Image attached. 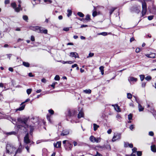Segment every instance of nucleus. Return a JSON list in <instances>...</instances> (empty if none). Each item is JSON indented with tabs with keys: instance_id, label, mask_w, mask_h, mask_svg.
I'll list each match as a JSON object with an SVG mask.
<instances>
[{
	"instance_id": "nucleus-1",
	"label": "nucleus",
	"mask_w": 156,
	"mask_h": 156,
	"mask_svg": "<svg viewBox=\"0 0 156 156\" xmlns=\"http://www.w3.org/2000/svg\"><path fill=\"white\" fill-rule=\"evenodd\" d=\"M28 119L27 118H19L18 119V122L20 123H21L22 125H19L17 126L18 128L20 129L23 126L26 129L28 128V126L27 124V123L28 121Z\"/></svg>"
},
{
	"instance_id": "nucleus-2",
	"label": "nucleus",
	"mask_w": 156,
	"mask_h": 156,
	"mask_svg": "<svg viewBox=\"0 0 156 156\" xmlns=\"http://www.w3.org/2000/svg\"><path fill=\"white\" fill-rule=\"evenodd\" d=\"M30 30L38 33H43L44 34H47L48 33L47 30H43L42 27L39 26H32L30 27Z\"/></svg>"
},
{
	"instance_id": "nucleus-3",
	"label": "nucleus",
	"mask_w": 156,
	"mask_h": 156,
	"mask_svg": "<svg viewBox=\"0 0 156 156\" xmlns=\"http://www.w3.org/2000/svg\"><path fill=\"white\" fill-rule=\"evenodd\" d=\"M6 149V153L9 154L14 153L16 150V148L13 145L9 144H7Z\"/></svg>"
},
{
	"instance_id": "nucleus-4",
	"label": "nucleus",
	"mask_w": 156,
	"mask_h": 156,
	"mask_svg": "<svg viewBox=\"0 0 156 156\" xmlns=\"http://www.w3.org/2000/svg\"><path fill=\"white\" fill-rule=\"evenodd\" d=\"M143 1H141L142 5V16H144L146 14L147 11V6L145 1H150L151 0H143Z\"/></svg>"
},
{
	"instance_id": "nucleus-5",
	"label": "nucleus",
	"mask_w": 156,
	"mask_h": 156,
	"mask_svg": "<svg viewBox=\"0 0 156 156\" xmlns=\"http://www.w3.org/2000/svg\"><path fill=\"white\" fill-rule=\"evenodd\" d=\"M135 99L136 101V102L138 104V109L139 112L143 111L144 109V107L142 106L141 105V104L142 103V101L139 100L138 98L136 97L135 96H133Z\"/></svg>"
},
{
	"instance_id": "nucleus-6",
	"label": "nucleus",
	"mask_w": 156,
	"mask_h": 156,
	"mask_svg": "<svg viewBox=\"0 0 156 156\" xmlns=\"http://www.w3.org/2000/svg\"><path fill=\"white\" fill-rule=\"evenodd\" d=\"M90 140L93 143L96 142L97 143L100 142L101 141V138L100 137L96 138L93 136H90L89 138Z\"/></svg>"
},
{
	"instance_id": "nucleus-7",
	"label": "nucleus",
	"mask_w": 156,
	"mask_h": 156,
	"mask_svg": "<svg viewBox=\"0 0 156 156\" xmlns=\"http://www.w3.org/2000/svg\"><path fill=\"white\" fill-rule=\"evenodd\" d=\"M121 134H120L115 133L112 140V141L113 142H114L117 140L120 139L121 138Z\"/></svg>"
},
{
	"instance_id": "nucleus-8",
	"label": "nucleus",
	"mask_w": 156,
	"mask_h": 156,
	"mask_svg": "<svg viewBox=\"0 0 156 156\" xmlns=\"http://www.w3.org/2000/svg\"><path fill=\"white\" fill-rule=\"evenodd\" d=\"M24 142L26 144H28L30 143V140L29 139L28 133H27L24 137Z\"/></svg>"
},
{
	"instance_id": "nucleus-9",
	"label": "nucleus",
	"mask_w": 156,
	"mask_h": 156,
	"mask_svg": "<svg viewBox=\"0 0 156 156\" xmlns=\"http://www.w3.org/2000/svg\"><path fill=\"white\" fill-rule=\"evenodd\" d=\"M76 111L73 110H68L67 112V115L69 117H72L73 115Z\"/></svg>"
},
{
	"instance_id": "nucleus-10",
	"label": "nucleus",
	"mask_w": 156,
	"mask_h": 156,
	"mask_svg": "<svg viewBox=\"0 0 156 156\" xmlns=\"http://www.w3.org/2000/svg\"><path fill=\"white\" fill-rule=\"evenodd\" d=\"M22 151V146L21 144L20 143V145L18 149L15 152V153L14 156H16L18 153H20Z\"/></svg>"
},
{
	"instance_id": "nucleus-11",
	"label": "nucleus",
	"mask_w": 156,
	"mask_h": 156,
	"mask_svg": "<svg viewBox=\"0 0 156 156\" xmlns=\"http://www.w3.org/2000/svg\"><path fill=\"white\" fill-rule=\"evenodd\" d=\"M69 56L71 57H74L75 58H79L78 54L76 52H71Z\"/></svg>"
},
{
	"instance_id": "nucleus-12",
	"label": "nucleus",
	"mask_w": 156,
	"mask_h": 156,
	"mask_svg": "<svg viewBox=\"0 0 156 156\" xmlns=\"http://www.w3.org/2000/svg\"><path fill=\"white\" fill-rule=\"evenodd\" d=\"M73 147V145L69 143V142H68V143L66 144V149L67 150H71V149Z\"/></svg>"
},
{
	"instance_id": "nucleus-13",
	"label": "nucleus",
	"mask_w": 156,
	"mask_h": 156,
	"mask_svg": "<svg viewBox=\"0 0 156 156\" xmlns=\"http://www.w3.org/2000/svg\"><path fill=\"white\" fill-rule=\"evenodd\" d=\"M145 55L148 58H155L156 55L155 53H152L150 54H146Z\"/></svg>"
},
{
	"instance_id": "nucleus-14",
	"label": "nucleus",
	"mask_w": 156,
	"mask_h": 156,
	"mask_svg": "<svg viewBox=\"0 0 156 156\" xmlns=\"http://www.w3.org/2000/svg\"><path fill=\"white\" fill-rule=\"evenodd\" d=\"M61 141L57 142L56 143H54V146L57 148L60 147L61 146Z\"/></svg>"
},
{
	"instance_id": "nucleus-15",
	"label": "nucleus",
	"mask_w": 156,
	"mask_h": 156,
	"mask_svg": "<svg viewBox=\"0 0 156 156\" xmlns=\"http://www.w3.org/2000/svg\"><path fill=\"white\" fill-rule=\"evenodd\" d=\"M112 106L114 107L115 110L116 111L118 112H120V108L118 106V105L116 104L115 105H112Z\"/></svg>"
},
{
	"instance_id": "nucleus-16",
	"label": "nucleus",
	"mask_w": 156,
	"mask_h": 156,
	"mask_svg": "<svg viewBox=\"0 0 156 156\" xmlns=\"http://www.w3.org/2000/svg\"><path fill=\"white\" fill-rule=\"evenodd\" d=\"M69 133V132L68 130H64L61 133V135L62 136H65L68 135Z\"/></svg>"
},
{
	"instance_id": "nucleus-17",
	"label": "nucleus",
	"mask_w": 156,
	"mask_h": 156,
	"mask_svg": "<svg viewBox=\"0 0 156 156\" xmlns=\"http://www.w3.org/2000/svg\"><path fill=\"white\" fill-rule=\"evenodd\" d=\"M4 133L5 135L8 136L10 135H16V133L15 131H12L10 132H4Z\"/></svg>"
},
{
	"instance_id": "nucleus-18",
	"label": "nucleus",
	"mask_w": 156,
	"mask_h": 156,
	"mask_svg": "<svg viewBox=\"0 0 156 156\" xmlns=\"http://www.w3.org/2000/svg\"><path fill=\"white\" fill-rule=\"evenodd\" d=\"M11 6L16 11V5L15 2H13L11 3Z\"/></svg>"
},
{
	"instance_id": "nucleus-19",
	"label": "nucleus",
	"mask_w": 156,
	"mask_h": 156,
	"mask_svg": "<svg viewBox=\"0 0 156 156\" xmlns=\"http://www.w3.org/2000/svg\"><path fill=\"white\" fill-rule=\"evenodd\" d=\"M22 9L21 7V6L20 4H19L18 5V7H16V12H19L20 10H22Z\"/></svg>"
},
{
	"instance_id": "nucleus-20",
	"label": "nucleus",
	"mask_w": 156,
	"mask_h": 156,
	"mask_svg": "<svg viewBox=\"0 0 156 156\" xmlns=\"http://www.w3.org/2000/svg\"><path fill=\"white\" fill-rule=\"evenodd\" d=\"M129 80L131 82H136L137 79L133 77H130L129 79Z\"/></svg>"
},
{
	"instance_id": "nucleus-21",
	"label": "nucleus",
	"mask_w": 156,
	"mask_h": 156,
	"mask_svg": "<svg viewBox=\"0 0 156 156\" xmlns=\"http://www.w3.org/2000/svg\"><path fill=\"white\" fill-rule=\"evenodd\" d=\"M151 149L153 152H156V147L155 145H153L151 146Z\"/></svg>"
},
{
	"instance_id": "nucleus-22",
	"label": "nucleus",
	"mask_w": 156,
	"mask_h": 156,
	"mask_svg": "<svg viewBox=\"0 0 156 156\" xmlns=\"http://www.w3.org/2000/svg\"><path fill=\"white\" fill-rule=\"evenodd\" d=\"M83 115H84V114L83 112H82L81 111L78 114V118L79 119H80L81 117H83Z\"/></svg>"
},
{
	"instance_id": "nucleus-23",
	"label": "nucleus",
	"mask_w": 156,
	"mask_h": 156,
	"mask_svg": "<svg viewBox=\"0 0 156 156\" xmlns=\"http://www.w3.org/2000/svg\"><path fill=\"white\" fill-rule=\"evenodd\" d=\"M25 105H22L20 107H19L18 108L16 109V111H22L23 110L25 107Z\"/></svg>"
},
{
	"instance_id": "nucleus-24",
	"label": "nucleus",
	"mask_w": 156,
	"mask_h": 156,
	"mask_svg": "<svg viewBox=\"0 0 156 156\" xmlns=\"http://www.w3.org/2000/svg\"><path fill=\"white\" fill-rule=\"evenodd\" d=\"M104 67L103 66H101L99 68V69L100 70L101 74L103 75L104 74Z\"/></svg>"
},
{
	"instance_id": "nucleus-25",
	"label": "nucleus",
	"mask_w": 156,
	"mask_h": 156,
	"mask_svg": "<svg viewBox=\"0 0 156 156\" xmlns=\"http://www.w3.org/2000/svg\"><path fill=\"white\" fill-rule=\"evenodd\" d=\"M93 126L94 130V131H96L99 127V126L98 125H97L95 123L93 124Z\"/></svg>"
},
{
	"instance_id": "nucleus-26",
	"label": "nucleus",
	"mask_w": 156,
	"mask_h": 156,
	"mask_svg": "<svg viewBox=\"0 0 156 156\" xmlns=\"http://www.w3.org/2000/svg\"><path fill=\"white\" fill-rule=\"evenodd\" d=\"M23 64L24 66L27 67H29L30 65V64L28 62H23Z\"/></svg>"
},
{
	"instance_id": "nucleus-27",
	"label": "nucleus",
	"mask_w": 156,
	"mask_h": 156,
	"mask_svg": "<svg viewBox=\"0 0 156 156\" xmlns=\"http://www.w3.org/2000/svg\"><path fill=\"white\" fill-rule=\"evenodd\" d=\"M83 92L86 94H90L91 93V91L90 89L85 90L83 91Z\"/></svg>"
},
{
	"instance_id": "nucleus-28",
	"label": "nucleus",
	"mask_w": 156,
	"mask_h": 156,
	"mask_svg": "<svg viewBox=\"0 0 156 156\" xmlns=\"http://www.w3.org/2000/svg\"><path fill=\"white\" fill-rule=\"evenodd\" d=\"M67 12L68 13L67 14V16L69 17L71 15L72 11L70 9H68L67 10Z\"/></svg>"
},
{
	"instance_id": "nucleus-29",
	"label": "nucleus",
	"mask_w": 156,
	"mask_h": 156,
	"mask_svg": "<svg viewBox=\"0 0 156 156\" xmlns=\"http://www.w3.org/2000/svg\"><path fill=\"white\" fill-rule=\"evenodd\" d=\"M77 14L80 17H83L84 16V14L80 12H78L77 13Z\"/></svg>"
},
{
	"instance_id": "nucleus-30",
	"label": "nucleus",
	"mask_w": 156,
	"mask_h": 156,
	"mask_svg": "<svg viewBox=\"0 0 156 156\" xmlns=\"http://www.w3.org/2000/svg\"><path fill=\"white\" fill-rule=\"evenodd\" d=\"M90 20V16L87 14L86 15V18L84 19V20L87 21H89Z\"/></svg>"
},
{
	"instance_id": "nucleus-31",
	"label": "nucleus",
	"mask_w": 156,
	"mask_h": 156,
	"mask_svg": "<svg viewBox=\"0 0 156 156\" xmlns=\"http://www.w3.org/2000/svg\"><path fill=\"white\" fill-rule=\"evenodd\" d=\"M117 9L116 8H112L110 11V15H111L113 12L114 11Z\"/></svg>"
},
{
	"instance_id": "nucleus-32",
	"label": "nucleus",
	"mask_w": 156,
	"mask_h": 156,
	"mask_svg": "<svg viewBox=\"0 0 156 156\" xmlns=\"http://www.w3.org/2000/svg\"><path fill=\"white\" fill-rule=\"evenodd\" d=\"M47 118L48 120L49 121V122L50 123H52V121L50 119L51 115H47Z\"/></svg>"
},
{
	"instance_id": "nucleus-33",
	"label": "nucleus",
	"mask_w": 156,
	"mask_h": 156,
	"mask_svg": "<svg viewBox=\"0 0 156 156\" xmlns=\"http://www.w3.org/2000/svg\"><path fill=\"white\" fill-rule=\"evenodd\" d=\"M132 97V96L131 94L129 93H128L127 94V98L128 99H131Z\"/></svg>"
},
{
	"instance_id": "nucleus-34",
	"label": "nucleus",
	"mask_w": 156,
	"mask_h": 156,
	"mask_svg": "<svg viewBox=\"0 0 156 156\" xmlns=\"http://www.w3.org/2000/svg\"><path fill=\"white\" fill-rule=\"evenodd\" d=\"M116 117L117 119V120H118L119 121H121V117L120 115H119V114H118L117 115Z\"/></svg>"
},
{
	"instance_id": "nucleus-35",
	"label": "nucleus",
	"mask_w": 156,
	"mask_h": 156,
	"mask_svg": "<svg viewBox=\"0 0 156 156\" xmlns=\"http://www.w3.org/2000/svg\"><path fill=\"white\" fill-rule=\"evenodd\" d=\"M23 19L26 21H27L28 20V17L26 15H24L23 16Z\"/></svg>"
},
{
	"instance_id": "nucleus-36",
	"label": "nucleus",
	"mask_w": 156,
	"mask_h": 156,
	"mask_svg": "<svg viewBox=\"0 0 156 156\" xmlns=\"http://www.w3.org/2000/svg\"><path fill=\"white\" fill-rule=\"evenodd\" d=\"M32 89H29L27 90V94L29 95L30 94L32 91Z\"/></svg>"
},
{
	"instance_id": "nucleus-37",
	"label": "nucleus",
	"mask_w": 156,
	"mask_h": 156,
	"mask_svg": "<svg viewBox=\"0 0 156 156\" xmlns=\"http://www.w3.org/2000/svg\"><path fill=\"white\" fill-rule=\"evenodd\" d=\"M94 55V53H90L88 55V56L87 57V58H89L90 57H93Z\"/></svg>"
},
{
	"instance_id": "nucleus-38",
	"label": "nucleus",
	"mask_w": 156,
	"mask_h": 156,
	"mask_svg": "<svg viewBox=\"0 0 156 156\" xmlns=\"http://www.w3.org/2000/svg\"><path fill=\"white\" fill-rule=\"evenodd\" d=\"M54 79L56 80H60V77L58 75H56L55 78Z\"/></svg>"
},
{
	"instance_id": "nucleus-39",
	"label": "nucleus",
	"mask_w": 156,
	"mask_h": 156,
	"mask_svg": "<svg viewBox=\"0 0 156 156\" xmlns=\"http://www.w3.org/2000/svg\"><path fill=\"white\" fill-rule=\"evenodd\" d=\"M145 79L146 80H147V81H149V80H151V77L150 76H148L145 78Z\"/></svg>"
},
{
	"instance_id": "nucleus-40",
	"label": "nucleus",
	"mask_w": 156,
	"mask_h": 156,
	"mask_svg": "<svg viewBox=\"0 0 156 156\" xmlns=\"http://www.w3.org/2000/svg\"><path fill=\"white\" fill-rule=\"evenodd\" d=\"M99 35H101L105 36L107 35V33L106 32H103L99 34Z\"/></svg>"
},
{
	"instance_id": "nucleus-41",
	"label": "nucleus",
	"mask_w": 156,
	"mask_h": 156,
	"mask_svg": "<svg viewBox=\"0 0 156 156\" xmlns=\"http://www.w3.org/2000/svg\"><path fill=\"white\" fill-rule=\"evenodd\" d=\"M71 27H70V28H71ZM70 27H65L63 29V30L66 31H67L69 30V28Z\"/></svg>"
},
{
	"instance_id": "nucleus-42",
	"label": "nucleus",
	"mask_w": 156,
	"mask_h": 156,
	"mask_svg": "<svg viewBox=\"0 0 156 156\" xmlns=\"http://www.w3.org/2000/svg\"><path fill=\"white\" fill-rule=\"evenodd\" d=\"M128 118L129 120H131L132 118V115L131 114H129L128 115Z\"/></svg>"
},
{
	"instance_id": "nucleus-43",
	"label": "nucleus",
	"mask_w": 156,
	"mask_h": 156,
	"mask_svg": "<svg viewBox=\"0 0 156 156\" xmlns=\"http://www.w3.org/2000/svg\"><path fill=\"white\" fill-rule=\"evenodd\" d=\"M57 84V83L55 82L52 83V84L51 85V86L53 87V88H55V86L56 84Z\"/></svg>"
},
{
	"instance_id": "nucleus-44",
	"label": "nucleus",
	"mask_w": 156,
	"mask_h": 156,
	"mask_svg": "<svg viewBox=\"0 0 156 156\" xmlns=\"http://www.w3.org/2000/svg\"><path fill=\"white\" fill-rule=\"evenodd\" d=\"M44 2H47V3H52V1L50 0H44Z\"/></svg>"
},
{
	"instance_id": "nucleus-45",
	"label": "nucleus",
	"mask_w": 156,
	"mask_h": 156,
	"mask_svg": "<svg viewBox=\"0 0 156 156\" xmlns=\"http://www.w3.org/2000/svg\"><path fill=\"white\" fill-rule=\"evenodd\" d=\"M137 154L138 156H141L142 155V152L140 151H138L137 152Z\"/></svg>"
},
{
	"instance_id": "nucleus-46",
	"label": "nucleus",
	"mask_w": 156,
	"mask_h": 156,
	"mask_svg": "<svg viewBox=\"0 0 156 156\" xmlns=\"http://www.w3.org/2000/svg\"><path fill=\"white\" fill-rule=\"evenodd\" d=\"M153 16H149L148 17V19L149 20H151L153 19Z\"/></svg>"
},
{
	"instance_id": "nucleus-47",
	"label": "nucleus",
	"mask_w": 156,
	"mask_h": 156,
	"mask_svg": "<svg viewBox=\"0 0 156 156\" xmlns=\"http://www.w3.org/2000/svg\"><path fill=\"white\" fill-rule=\"evenodd\" d=\"M134 128V126L133 125H131L129 127L130 130H132Z\"/></svg>"
},
{
	"instance_id": "nucleus-48",
	"label": "nucleus",
	"mask_w": 156,
	"mask_h": 156,
	"mask_svg": "<svg viewBox=\"0 0 156 156\" xmlns=\"http://www.w3.org/2000/svg\"><path fill=\"white\" fill-rule=\"evenodd\" d=\"M135 12L136 13H139L140 12V10L138 9L137 8H136L134 10Z\"/></svg>"
},
{
	"instance_id": "nucleus-49",
	"label": "nucleus",
	"mask_w": 156,
	"mask_h": 156,
	"mask_svg": "<svg viewBox=\"0 0 156 156\" xmlns=\"http://www.w3.org/2000/svg\"><path fill=\"white\" fill-rule=\"evenodd\" d=\"M97 15V12L96 11H94L92 13V16L93 17H95Z\"/></svg>"
},
{
	"instance_id": "nucleus-50",
	"label": "nucleus",
	"mask_w": 156,
	"mask_h": 156,
	"mask_svg": "<svg viewBox=\"0 0 156 156\" xmlns=\"http://www.w3.org/2000/svg\"><path fill=\"white\" fill-rule=\"evenodd\" d=\"M48 112L50 113L51 115H52L54 114V112L52 109H50L48 110Z\"/></svg>"
},
{
	"instance_id": "nucleus-51",
	"label": "nucleus",
	"mask_w": 156,
	"mask_h": 156,
	"mask_svg": "<svg viewBox=\"0 0 156 156\" xmlns=\"http://www.w3.org/2000/svg\"><path fill=\"white\" fill-rule=\"evenodd\" d=\"M30 100V99L29 98H28V99H27L25 101L22 102L20 105H22L24 103H25L29 101Z\"/></svg>"
},
{
	"instance_id": "nucleus-52",
	"label": "nucleus",
	"mask_w": 156,
	"mask_h": 156,
	"mask_svg": "<svg viewBox=\"0 0 156 156\" xmlns=\"http://www.w3.org/2000/svg\"><path fill=\"white\" fill-rule=\"evenodd\" d=\"M149 135L150 136H153L154 135V133L153 132L150 131L149 133Z\"/></svg>"
},
{
	"instance_id": "nucleus-53",
	"label": "nucleus",
	"mask_w": 156,
	"mask_h": 156,
	"mask_svg": "<svg viewBox=\"0 0 156 156\" xmlns=\"http://www.w3.org/2000/svg\"><path fill=\"white\" fill-rule=\"evenodd\" d=\"M140 76L141 80L143 81L144 78V75H141Z\"/></svg>"
},
{
	"instance_id": "nucleus-54",
	"label": "nucleus",
	"mask_w": 156,
	"mask_h": 156,
	"mask_svg": "<svg viewBox=\"0 0 156 156\" xmlns=\"http://www.w3.org/2000/svg\"><path fill=\"white\" fill-rule=\"evenodd\" d=\"M137 148L136 147H134L132 149L133 152V153L136 152L137 151Z\"/></svg>"
},
{
	"instance_id": "nucleus-55",
	"label": "nucleus",
	"mask_w": 156,
	"mask_h": 156,
	"mask_svg": "<svg viewBox=\"0 0 156 156\" xmlns=\"http://www.w3.org/2000/svg\"><path fill=\"white\" fill-rule=\"evenodd\" d=\"M10 3V1L9 0H6L5 1V4H9Z\"/></svg>"
},
{
	"instance_id": "nucleus-56",
	"label": "nucleus",
	"mask_w": 156,
	"mask_h": 156,
	"mask_svg": "<svg viewBox=\"0 0 156 156\" xmlns=\"http://www.w3.org/2000/svg\"><path fill=\"white\" fill-rule=\"evenodd\" d=\"M31 40L32 41H35L34 37V36H32L31 37Z\"/></svg>"
},
{
	"instance_id": "nucleus-57",
	"label": "nucleus",
	"mask_w": 156,
	"mask_h": 156,
	"mask_svg": "<svg viewBox=\"0 0 156 156\" xmlns=\"http://www.w3.org/2000/svg\"><path fill=\"white\" fill-rule=\"evenodd\" d=\"M140 51V49L139 48H137L136 50V51L137 53H138Z\"/></svg>"
},
{
	"instance_id": "nucleus-58",
	"label": "nucleus",
	"mask_w": 156,
	"mask_h": 156,
	"mask_svg": "<svg viewBox=\"0 0 156 156\" xmlns=\"http://www.w3.org/2000/svg\"><path fill=\"white\" fill-rule=\"evenodd\" d=\"M95 156H102V155L100 154L98 152H97V154Z\"/></svg>"
},
{
	"instance_id": "nucleus-59",
	"label": "nucleus",
	"mask_w": 156,
	"mask_h": 156,
	"mask_svg": "<svg viewBox=\"0 0 156 156\" xmlns=\"http://www.w3.org/2000/svg\"><path fill=\"white\" fill-rule=\"evenodd\" d=\"M128 145L131 148L133 147V144H128Z\"/></svg>"
},
{
	"instance_id": "nucleus-60",
	"label": "nucleus",
	"mask_w": 156,
	"mask_h": 156,
	"mask_svg": "<svg viewBox=\"0 0 156 156\" xmlns=\"http://www.w3.org/2000/svg\"><path fill=\"white\" fill-rule=\"evenodd\" d=\"M29 148L30 147L28 146H27L25 147V148L27 150L28 152H29Z\"/></svg>"
},
{
	"instance_id": "nucleus-61",
	"label": "nucleus",
	"mask_w": 156,
	"mask_h": 156,
	"mask_svg": "<svg viewBox=\"0 0 156 156\" xmlns=\"http://www.w3.org/2000/svg\"><path fill=\"white\" fill-rule=\"evenodd\" d=\"M88 26L86 25H81L80 27L82 28L83 27H87Z\"/></svg>"
},
{
	"instance_id": "nucleus-62",
	"label": "nucleus",
	"mask_w": 156,
	"mask_h": 156,
	"mask_svg": "<svg viewBox=\"0 0 156 156\" xmlns=\"http://www.w3.org/2000/svg\"><path fill=\"white\" fill-rule=\"evenodd\" d=\"M112 132V129H108V131H107V133L109 134H110L111 132Z\"/></svg>"
},
{
	"instance_id": "nucleus-63",
	"label": "nucleus",
	"mask_w": 156,
	"mask_h": 156,
	"mask_svg": "<svg viewBox=\"0 0 156 156\" xmlns=\"http://www.w3.org/2000/svg\"><path fill=\"white\" fill-rule=\"evenodd\" d=\"M28 76L30 77H33L34 76V75H33L32 73H30L28 74Z\"/></svg>"
},
{
	"instance_id": "nucleus-64",
	"label": "nucleus",
	"mask_w": 156,
	"mask_h": 156,
	"mask_svg": "<svg viewBox=\"0 0 156 156\" xmlns=\"http://www.w3.org/2000/svg\"><path fill=\"white\" fill-rule=\"evenodd\" d=\"M7 56L8 58L9 59H10V58L11 57L12 55V54H7Z\"/></svg>"
}]
</instances>
